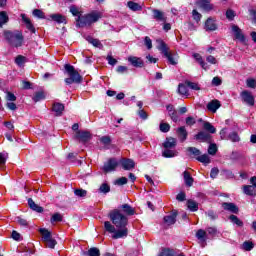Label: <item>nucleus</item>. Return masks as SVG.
<instances>
[{
  "label": "nucleus",
  "mask_w": 256,
  "mask_h": 256,
  "mask_svg": "<svg viewBox=\"0 0 256 256\" xmlns=\"http://www.w3.org/2000/svg\"><path fill=\"white\" fill-rule=\"evenodd\" d=\"M101 143H103V145H110L111 144V138L109 136H103L100 139Z\"/></svg>",
  "instance_id": "59"
},
{
  "label": "nucleus",
  "mask_w": 256,
  "mask_h": 256,
  "mask_svg": "<svg viewBox=\"0 0 256 256\" xmlns=\"http://www.w3.org/2000/svg\"><path fill=\"white\" fill-rule=\"evenodd\" d=\"M177 134H178V138L180 139V141H186L187 140V130L185 129V127H179L177 129Z\"/></svg>",
  "instance_id": "24"
},
{
  "label": "nucleus",
  "mask_w": 256,
  "mask_h": 256,
  "mask_svg": "<svg viewBox=\"0 0 256 256\" xmlns=\"http://www.w3.org/2000/svg\"><path fill=\"white\" fill-rule=\"evenodd\" d=\"M16 221H17V223H19V225H22V227H27V225H28L27 220H25L21 217H17Z\"/></svg>",
  "instance_id": "62"
},
{
  "label": "nucleus",
  "mask_w": 256,
  "mask_h": 256,
  "mask_svg": "<svg viewBox=\"0 0 256 256\" xmlns=\"http://www.w3.org/2000/svg\"><path fill=\"white\" fill-rule=\"evenodd\" d=\"M243 249L245 251H251V249H253V242H249V241L244 242Z\"/></svg>",
  "instance_id": "55"
},
{
  "label": "nucleus",
  "mask_w": 256,
  "mask_h": 256,
  "mask_svg": "<svg viewBox=\"0 0 256 256\" xmlns=\"http://www.w3.org/2000/svg\"><path fill=\"white\" fill-rule=\"evenodd\" d=\"M152 13H153V19H155V21H158V23H167V16L163 11L153 9Z\"/></svg>",
  "instance_id": "12"
},
{
  "label": "nucleus",
  "mask_w": 256,
  "mask_h": 256,
  "mask_svg": "<svg viewBox=\"0 0 256 256\" xmlns=\"http://www.w3.org/2000/svg\"><path fill=\"white\" fill-rule=\"evenodd\" d=\"M195 139H197V141H209L211 135L207 132H200L195 135Z\"/></svg>",
  "instance_id": "25"
},
{
  "label": "nucleus",
  "mask_w": 256,
  "mask_h": 256,
  "mask_svg": "<svg viewBox=\"0 0 256 256\" xmlns=\"http://www.w3.org/2000/svg\"><path fill=\"white\" fill-rule=\"evenodd\" d=\"M45 99V93L44 92H36L33 96V101L35 103H38V101H43Z\"/></svg>",
  "instance_id": "40"
},
{
  "label": "nucleus",
  "mask_w": 256,
  "mask_h": 256,
  "mask_svg": "<svg viewBox=\"0 0 256 256\" xmlns=\"http://www.w3.org/2000/svg\"><path fill=\"white\" fill-rule=\"evenodd\" d=\"M175 221H177V213H172L164 217L165 225H175Z\"/></svg>",
  "instance_id": "20"
},
{
  "label": "nucleus",
  "mask_w": 256,
  "mask_h": 256,
  "mask_svg": "<svg viewBox=\"0 0 256 256\" xmlns=\"http://www.w3.org/2000/svg\"><path fill=\"white\" fill-rule=\"evenodd\" d=\"M74 194L77 196V197H87V192L86 190L84 189H76L74 191Z\"/></svg>",
  "instance_id": "51"
},
{
  "label": "nucleus",
  "mask_w": 256,
  "mask_h": 256,
  "mask_svg": "<svg viewBox=\"0 0 256 256\" xmlns=\"http://www.w3.org/2000/svg\"><path fill=\"white\" fill-rule=\"evenodd\" d=\"M228 139L232 141V143H239V141L241 140V138H239V134H237L236 132H231L228 135Z\"/></svg>",
  "instance_id": "39"
},
{
  "label": "nucleus",
  "mask_w": 256,
  "mask_h": 256,
  "mask_svg": "<svg viewBox=\"0 0 256 256\" xmlns=\"http://www.w3.org/2000/svg\"><path fill=\"white\" fill-rule=\"evenodd\" d=\"M188 153H190V155H193V157H199V155H201V150L195 148V147H188L187 148Z\"/></svg>",
  "instance_id": "38"
},
{
  "label": "nucleus",
  "mask_w": 256,
  "mask_h": 256,
  "mask_svg": "<svg viewBox=\"0 0 256 256\" xmlns=\"http://www.w3.org/2000/svg\"><path fill=\"white\" fill-rule=\"evenodd\" d=\"M204 129L206 131H209V133H216L217 129H215V126H212L211 123L205 122L204 123Z\"/></svg>",
  "instance_id": "44"
},
{
  "label": "nucleus",
  "mask_w": 256,
  "mask_h": 256,
  "mask_svg": "<svg viewBox=\"0 0 256 256\" xmlns=\"http://www.w3.org/2000/svg\"><path fill=\"white\" fill-rule=\"evenodd\" d=\"M243 191H244L245 195H249L250 197L256 196L255 186L246 185L243 187Z\"/></svg>",
  "instance_id": "23"
},
{
  "label": "nucleus",
  "mask_w": 256,
  "mask_h": 256,
  "mask_svg": "<svg viewBox=\"0 0 256 256\" xmlns=\"http://www.w3.org/2000/svg\"><path fill=\"white\" fill-rule=\"evenodd\" d=\"M158 256H175V253L169 248H164Z\"/></svg>",
  "instance_id": "43"
},
{
  "label": "nucleus",
  "mask_w": 256,
  "mask_h": 256,
  "mask_svg": "<svg viewBox=\"0 0 256 256\" xmlns=\"http://www.w3.org/2000/svg\"><path fill=\"white\" fill-rule=\"evenodd\" d=\"M232 31L234 33L235 39L240 41V43H245V35L243 34V31L240 30L237 25H232Z\"/></svg>",
  "instance_id": "13"
},
{
  "label": "nucleus",
  "mask_w": 256,
  "mask_h": 256,
  "mask_svg": "<svg viewBox=\"0 0 256 256\" xmlns=\"http://www.w3.org/2000/svg\"><path fill=\"white\" fill-rule=\"evenodd\" d=\"M87 41H88V43H91V45H93V47H97L98 49H103V44L101 43V41H99V39L87 37Z\"/></svg>",
  "instance_id": "29"
},
{
  "label": "nucleus",
  "mask_w": 256,
  "mask_h": 256,
  "mask_svg": "<svg viewBox=\"0 0 256 256\" xmlns=\"http://www.w3.org/2000/svg\"><path fill=\"white\" fill-rule=\"evenodd\" d=\"M4 37L7 43L11 45V47L17 48V47L23 46L24 37H23V33H21V31L19 30H16V31L5 30Z\"/></svg>",
  "instance_id": "3"
},
{
  "label": "nucleus",
  "mask_w": 256,
  "mask_h": 256,
  "mask_svg": "<svg viewBox=\"0 0 256 256\" xmlns=\"http://www.w3.org/2000/svg\"><path fill=\"white\" fill-rule=\"evenodd\" d=\"M192 17L194 19V21H196V23H199L201 21V13H198L197 10H193L192 11Z\"/></svg>",
  "instance_id": "53"
},
{
  "label": "nucleus",
  "mask_w": 256,
  "mask_h": 256,
  "mask_svg": "<svg viewBox=\"0 0 256 256\" xmlns=\"http://www.w3.org/2000/svg\"><path fill=\"white\" fill-rule=\"evenodd\" d=\"M103 17V12L92 11L84 16H79L76 21L77 25L80 27H87L89 25H93V23H97L99 19Z\"/></svg>",
  "instance_id": "2"
},
{
  "label": "nucleus",
  "mask_w": 256,
  "mask_h": 256,
  "mask_svg": "<svg viewBox=\"0 0 256 256\" xmlns=\"http://www.w3.org/2000/svg\"><path fill=\"white\" fill-rule=\"evenodd\" d=\"M109 191H111V187L109 186V184H107V183L101 184V186L99 188V193L107 194V193H109Z\"/></svg>",
  "instance_id": "42"
},
{
  "label": "nucleus",
  "mask_w": 256,
  "mask_h": 256,
  "mask_svg": "<svg viewBox=\"0 0 256 256\" xmlns=\"http://www.w3.org/2000/svg\"><path fill=\"white\" fill-rule=\"evenodd\" d=\"M33 15L34 17H38V19H45V13L39 9H34L33 10Z\"/></svg>",
  "instance_id": "48"
},
{
  "label": "nucleus",
  "mask_w": 256,
  "mask_h": 256,
  "mask_svg": "<svg viewBox=\"0 0 256 256\" xmlns=\"http://www.w3.org/2000/svg\"><path fill=\"white\" fill-rule=\"evenodd\" d=\"M206 61L208 63H211V65H217V59L215 58V56H207Z\"/></svg>",
  "instance_id": "60"
},
{
  "label": "nucleus",
  "mask_w": 256,
  "mask_h": 256,
  "mask_svg": "<svg viewBox=\"0 0 256 256\" xmlns=\"http://www.w3.org/2000/svg\"><path fill=\"white\" fill-rule=\"evenodd\" d=\"M74 139H77L81 143H87L89 139H91V133L87 131H79L77 130L74 136Z\"/></svg>",
  "instance_id": "11"
},
{
  "label": "nucleus",
  "mask_w": 256,
  "mask_h": 256,
  "mask_svg": "<svg viewBox=\"0 0 256 256\" xmlns=\"http://www.w3.org/2000/svg\"><path fill=\"white\" fill-rule=\"evenodd\" d=\"M196 159L200 163H204V165H209V163H211V158H209V155L207 154H200L198 157H196Z\"/></svg>",
  "instance_id": "30"
},
{
  "label": "nucleus",
  "mask_w": 256,
  "mask_h": 256,
  "mask_svg": "<svg viewBox=\"0 0 256 256\" xmlns=\"http://www.w3.org/2000/svg\"><path fill=\"white\" fill-rule=\"evenodd\" d=\"M193 57L195 60L198 61L199 65H201L202 69H205V71H207V69H209V67L207 66V63H205V61H203V57H201L199 53H194Z\"/></svg>",
  "instance_id": "26"
},
{
  "label": "nucleus",
  "mask_w": 256,
  "mask_h": 256,
  "mask_svg": "<svg viewBox=\"0 0 256 256\" xmlns=\"http://www.w3.org/2000/svg\"><path fill=\"white\" fill-rule=\"evenodd\" d=\"M168 115H169L170 119H172V121H174V123H177L179 121V115L177 114V110L170 112Z\"/></svg>",
  "instance_id": "50"
},
{
  "label": "nucleus",
  "mask_w": 256,
  "mask_h": 256,
  "mask_svg": "<svg viewBox=\"0 0 256 256\" xmlns=\"http://www.w3.org/2000/svg\"><path fill=\"white\" fill-rule=\"evenodd\" d=\"M107 61L109 63V65H117V59L113 58L112 56H107Z\"/></svg>",
  "instance_id": "63"
},
{
  "label": "nucleus",
  "mask_w": 256,
  "mask_h": 256,
  "mask_svg": "<svg viewBox=\"0 0 256 256\" xmlns=\"http://www.w3.org/2000/svg\"><path fill=\"white\" fill-rule=\"evenodd\" d=\"M226 18L229 20V21H233V19H235V11H233L232 9H228L226 11Z\"/></svg>",
  "instance_id": "52"
},
{
  "label": "nucleus",
  "mask_w": 256,
  "mask_h": 256,
  "mask_svg": "<svg viewBox=\"0 0 256 256\" xmlns=\"http://www.w3.org/2000/svg\"><path fill=\"white\" fill-rule=\"evenodd\" d=\"M21 18L25 23L27 30L31 31V33H35V27L33 26V23H31V19H29L25 14H21Z\"/></svg>",
  "instance_id": "17"
},
{
  "label": "nucleus",
  "mask_w": 256,
  "mask_h": 256,
  "mask_svg": "<svg viewBox=\"0 0 256 256\" xmlns=\"http://www.w3.org/2000/svg\"><path fill=\"white\" fill-rule=\"evenodd\" d=\"M187 207L190 211H198L199 210V204L193 200H188L187 201Z\"/></svg>",
  "instance_id": "33"
},
{
  "label": "nucleus",
  "mask_w": 256,
  "mask_h": 256,
  "mask_svg": "<svg viewBox=\"0 0 256 256\" xmlns=\"http://www.w3.org/2000/svg\"><path fill=\"white\" fill-rule=\"evenodd\" d=\"M40 235L42 236V241L43 243H45L46 247H49V249H55V245H57V241L53 239V235L49 230L45 228H41Z\"/></svg>",
  "instance_id": "7"
},
{
  "label": "nucleus",
  "mask_w": 256,
  "mask_h": 256,
  "mask_svg": "<svg viewBox=\"0 0 256 256\" xmlns=\"http://www.w3.org/2000/svg\"><path fill=\"white\" fill-rule=\"evenodd\" d=\"M208 154L209 155H216L217 154V144H210L209 145Z\"/></svg>",
  "instance_id": "47"
},
{
  "label": "nucleus",
  "mask_w": 256,
  "mask_h": 256,
  "mask_svg": "<svg viewBox=\"0 0 256 256\" xmlns=\"http://www.w3.org/2000/svg\"><path fill=\"white\" fill-rule=\"evenodd\" d=\"M170 130H171V125H169L167 123H161L160 124V131L162 133H169Z\"/></svg>",
  "instance_id": "46"
},
{
  "label": "nucleus",
  "mask_w": 256,
  "mask_h": 256,
  "mask_svg": "<svg viewBox=\"0 0 256 256\" xmlns=\"http://www.w3.org/2000/svg\"><path fill=\"white\" fill-rule=\"evenodd\" d=\"M158 46L157 49L163 53V55L166 57V59L169 61L170 65H177V61L179 57L177 54H173L169 52V48L167 47V44L163 42V40H157Z\"/></svg>",
  "instance_id": "6"
},
{
  "label": "nucleus",
  "mask_w": 256,
  "mask_h": 256,
  "mask_svg": "<svg viewBox=\"0 0 256 256\" xmlns=\"http://www.w3.org/2000/svg\"><path fill=\"white\" fill-rule=\"evenodd\" d=\"M144 43H145L147 49H152L153 48V42L151 41V38H149V36L145 37Z\"/></svg>",
  "instance_id": "56"
},
{
  "label": "nucleus",
  "mask_w": 256,
  "mask_h": 256,
  "mask_svg": "<svg viewBox=\"0 0 256 256\" xmlns=\"http://www.w3.org/2000/svg\"><path fill=\"white\" fill-rule=\"evenodd\" d=\"M28 205L32 211H36V213H43V207L37 205L33 199H28Z\"/></svg>",
  "instance_id": "21"
},
{
  "label": "nucleus",
  "mask_w": 256,
  "mask_h": 256,
  "mask_svg": "<svg viewBox=\"0 0 256 256\" xmlns=\"http://www.w3.org/2000/svg\"><path fill=\"white\" fill-rule=\"evenodd\" d=\"M51 223H57L59 221H63V216H61V214L59 213H55L52 217H51Z\"/></svg>",
  "instance_id": "49"
},
{
  "label": "nucleus",
  "mask_w": 256,
  "mask_h": 256,
  "mask_svg": "<svg viewBox=\"0 0 256 256\" xmlns=\"http://www.w3.org/2000/svg\"><path fill=\"white\" fill-rule=\"evenodd\" d=\"M88 255L89 256H101V252L99 251V248L93 247L88 250Z\"/></svg>",
  "instance_id": "45"
},
{
  "label": "nucleus",
  "mask_w": 256,
  "mask_h": 256,
  "mask_svg": "<svg viewBox=\"0 0 256 256\" xmlns=\"http://www.w3.org/2000/svg\"><path fill=\"white\" fill-rule=\"evenodd\" d=\"M127 7L130 11H143V7L139 3L133 1H128Z\"/></svg>",
  "instance_id": "22"
},
{
  "label": "nucleus",
  "mask_w": 256,
  "mask_h": 256,
  "mask_svg": "<svg viewBox=\"0 0 256 256\" xmlns=\"http://www.w3.org/2000/svg\"><path fill=\"white\" fill-rule=\"evenodd\" d=\"M199 7L204 11H211L213 9V5L207 0H202L198 3Z\"/></svg>",
  "instance_id": "27"
},
{
  "label": "nucleus",
  "mask_w": 256,
  "mask_h": 256,
  "mask_svg": "<svg viewBox=\"0 0 256 256\" xmlns=\"http://www.w3.org/2000/svg\"><path fill=\"white\" fill-rule=\"evenodd\" d=\"M185 83H186L187 87H189L193 91H200L201 90V87L196 82L186 81Z\"/></svg>",
  "instance_id": "37"
},
{
  "label": "nucleus",
  "mask_w": 256,
  "mask_h": 256,
  "mask_svg": "<svg viewBox=\"0 0 256 256\" xmlns=\"http://www.w3.org/2000/svg\"><path fill=\"white\" fill-rule=\"evenodd\" d=\"M222 207L225 211H229L230 213H239V208L235 203L224 202L222 203Z\"/></svg>",
  "instance_id": "14"
},
{
  "label": "nucleus",
  "mask_w": 256,
  "mask_h": 256,
  "mask_svg": "<svg viewBox=\"0 0 256 256\" xmlns=\"http://www.w3.org/2000/svg\"><path fill=\"white\" fill-rule=\"evenodd\" d=\"M240 97L243 101V103H246V105H249L250 107H253L255 105V97L251 92L244 90L240 93Z\"/></svg>",
  "instance_id": "9"
},
{
  "label": "nucleus",
  "mask_w": 256,
  "mask_h": 256,
  "mask_svg": "<svg viewBox=\"0 0 256 256\" xmlns=\"http://www.w3.org/2000/svg\"><path fill=\"white\" fill-rule=\"evenodd\" d=\"M206 31H217V23L213 18H208L205 22Z\"/></svg>",
  "instance_id": "16"
},
{
  "label": "nucleus",
  "mask_w": 256,
  "mask_h": 256,
  "mask_svg": "<svg viewBox=\"0 0 256 256\" xmlns=\"http://www.w3.org/2000/svg\"><path fill=\"white\" fill-rule=\"evenodd\" d=\"M178 93L180 95H185L186 97L189 96V90L187 89V86L185 84H179Z\"/></svg>",
  "instance_id": "35"
},
{
  "label": "nucleus",
  "mask_w": 256,
  "mask_h": 256,
  "mask_svg": "<svg viewBox=\"0 0 256 256\" xmlns=\"http://www.w3.org/2000/svg\"><path fill=\"white\" fill-rule=\"evenodd\" d=\"M246 83H247V87H250L251 89H255L256 87L255 79H248Z\"/></svg>",
  "instance_id": "61"
},
{
  "label": "nucleus",
  "mask_w": 256,
  "mask_h": 256,
  "mask_svg": "<svg viewBox=\"0 0 256 256\" xmlns=\"http://www.w3.org/2000/svg\"><path fill=\"white\" fill-rule=\"evenodd\" d=\"M135 214V208L129 204H122L117 209L109 212L110 221L104 222L105 231L112 234V239H124L129 235V217Z\"/></svg>",
  "instance_id": "1"
},
{
  "label": "nucleus",
  "mask_w": 256,
  "mask_h": 256,
  "mask_svg": "<svg viewBox=\"0 0 256 256\" xmlns=\"http://www.w3.org/2000/svg\"><path fill=\"white\" fill-rule=\"evenodd\" d=\"M128 61L133 67H143V60L139 57L129 56Z\"/></svg>",
  "instance_id": "18"
},
{
  "label": "nucleus",
  "mask_w": 256,
  "mask_h": 256,
  "mask_svg": "<svg viewBox=\"0 0 256 256\" xmlns=\"http://www.w3.org/2000/svg\"><path fill=\"white\" fill-rule=\"evenodd\" d=\"M231 223H233L234 225H237V227H243V221H241V219H239V217L235 216V215H230L229 217Z\"/></svg>",
  "instance_id": "34"
},
{
  "label": "nucleus",
  "mask_w": 256,
  "mask_h": 256,
  "mask_svg": "<svg viewBox=\"0 0 256 256\" xmlns=\"http://www.w3.org/2000/svg\"><path fill=\"white\" fill-rule=\"evenodd\" d=\"M164 151L162 152L163 157L171 158V157H177V150H175V147H177V139L170 137L165 140L163 143Z\"/></svg>",
  "instance_id": "4"
},
{
  "label": "nucleus",
  "mask_w": 256,
  "mask_h": 256,
  "mask_svg": "<svg viewBox=\"0 0 256 256\" xmlns=\"http://www.w3.org/2000/svg\"><path fill=\"white\" fill-rule=\"evenodd\" d=\"M196 237L197 239H199V241H202V243H205V241H207V232H205V230H198L196 233Z\"/></svg>",
  "instance_id": "32"
},
{
  "label": "nucleus",
  "mask_w": 256,
  "mask_h": 256,
  "mask_svg": "<svg viewBox=\"0 0 256 256\" xmlns=\"http://www.w3.org/2000/svg\"><path fill=\"white\" fill-rule=\"evenodd\" d=\"M184 181L187 187H192L193 186V177H191V174L188 171H184Z\"/></svg>",
  "instance_id": "28"
},
{
  "label": "nucleus",
  "mask_w": 256,
  "mask_h": 256,
  "mask_svg": "<svg viewBox=\"0 0 256 256\" xmlns=\"http://www.w3.org/2000/svg\"><path fill=\"white\" fill-rule=\"evenodd\" d=\"M221 107V102L219 100H212L207 104L208 111H211V113H217V109Z\"/></svg>",
  "instance_id": "15"
},
{
  "label": "nucleus",
  "mask_w": 256,
  "mask_h": 256,
  "mask_svg": "<svg viewBox=\"0 0 256 256\" xmlns=\"http://www.w3.org/2000/svg\"><path fill=\"white\" fill-rule=\"evenodd\" d=\"M115 185H127V178L126 177H121V178H118L116 181H115Z\"/></svg>",
  "instance_id": "57"
},
{
  "label": "nucleus",
  "mask_w": 256,
  "mask_h": 256,
  "mask_svg": "<svg viewBox=\"0 0 256 256\" xmlns=\"http://www.w3.org/2000/svg\"><path fill=\"white\" fill-rule=\"evenodd\" d=\"M65 71L68 73L69 78L65 79V83L67 85H73V83H81L83 81V77H81V74L77 70H75V67L71 66V64H66Z\"/></svg>",
  "instance_id": "5"
},
{
  "label": "nucleus",
  "mask_w": 256,
  "mask_h": 256,
  "mask_svg": "<svg viewBox=\"0 0 256 256\" xmlns=\"http://www.w3.org/2000/svg\"><path fill=\"white\" fill-rule=\"evenodd\" d=\"M70 13H72V15H73L74 17H82V16H79V15H80V12H79V8H78V7L71 6V7H70Z\"/></svg>",
  "instance_id": "54"
},
{
  "label": "nucleus",
  "mask_w": 256,
  "mask_h": 256,
  "mask_svg": "<svg viewBox=\"0 0 256 256\" xmlns=\"http://www.w3.org/2000/svg\"><path fill=\"white\" fill-rule=\"evenodd\" d=\"M119 167V161L115 158L109 159L103 166L104 173H111Z\"/></svg>",
  "instance_id": "8"
},
{
  "label": "nucleus",
  "mask_w": 256,
  "mask_h": 256,
  "mask_svg": "<svg viewBox=\"0 0 256 256\" xmlns=\"http://www.w3.org/2000/svg\"><path fill=\"white\" fill-rule=\"evenodd\" d=\"M212 85H215V87H219V85H221V78L214 77L212 80Z\"/></svg>",
  "instance_id": "64"
},
{
  "label": "nucleus",
  "mask_w": 256,
  "mask_h": 256,
  "mask_svg": "<svg viewBox=\"0 0 256 256\" xmlns=\"http://www.w3.org/2000/svg\"><path fill=\"white\" fill-rule=\"evenodd\" d=\"M25 61H26V58L25 56H22V55H18L15 59V63L16 65H18V67H23V65H25Z\"/></svg>",
  "instance_id": "41"
},
{
  "label": "nucleus",
  "mask_w": 256,
  "mask_h": 256,
  "mask_svg": "<svg viewBox=\"0 0 256 256\" xmlns=\"http://www.w3.org/2000/svg\"><path fill=\"white\" fill-rule=\"evenodd\" d=\"M7 21H9V16H7V12H0V27H3V25H5Z\"/></svg>",
  "instance_id": "36"
},
{
  "label": "nucleus",
  "mask_w": 256,
  "mask_h": 256,
  "mask_svg": "<svg viewBox=\"0 0 256 256\" xmlns=\"http://www.w3.org/2000/svg\"><path fill=\"white\" fill-rule=\"evenodd\" d=\"M119 163L124 171H131L132 169H135V161L132 159L122 158L120 159Z\"/></svg>",
  "instance_id": "10"
},
{
  "label": "nucleus",
  "mask_w": 256,
  "mask_h": 256,
  "mask_svg": "<svg viewBox=\"0 0 256 256\" xmlns=\"http://www.w3.org/2000/svg\"><path fill=\"white\" fill-rule=\"evenodd\" d=\"M6 99L7 101H17V96H15V94L12 92H7Z\"/></svg>",
  "instance_id": "58"
},
{
  "label": "nucleus",
  "mask_w": 256,
  "mask_h": 256,
  "mask_svg": "<svg viewBox=\"0 0 256 256\" xmlns=\"http://www.w3.org/2000/svg\"><path fill=\"white\" fill-rule=\"evenodd\" d=\"M52 111L56 113V117H61V115H63V111H65V106L61 103H55L53 105Z\"/></svg>",
  "instance_id": "19"
},
{
  "label": "nucleus",
  "mask_w": 256,
  "mask_h": 256,
  "mask_svg": "<svg viewBox=\"0 0 256 256\" xmlns=\"http://www.w3.org/2000/svg\"><path fill=\"white\" fill-rule=\"evenodd\" d=\"M50 19L56 23H65V16L61 14H51Z\"/></svg>",
  "instance_id": "31"
}]
</instances>
